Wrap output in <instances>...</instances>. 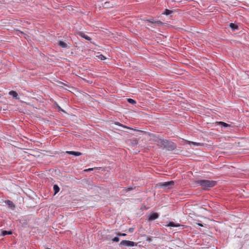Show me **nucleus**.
Instances as JSON below:
<instances>
[{
	"mask_svg": "<svg viewBox=\"0 0 249 249\" xmlns=\"http://www.w3.org/2000/svg\"><path fill=\"white\" fill-rule=\"evenodd\" d=\"M117 235L119 236H125L126 235L125 233H117Z\"/></svg>",
	"mask_w": 249,
	"mask_h": 249,
	"instance_id": "nucleus-27",
	"label": "nucleus"
},
{
	"mask_svg": "<svg viewBox=\"0 0 249 249\" xmlns=\"http://www.w3.org/2000/svg\"><path fill=\"white\" fill-rule=\"evenodd\" d=\"M58 108L59 109V110H61L62 111H63L62 109L61 108V107H58Z\"/></svg>",
	"mask_w": 249,
	"mask_h": 249,
	"instance_id": "nucleus-30",
	"label": "nucleus"
},
{
	"mask_svg": "<svg viewBox=\"0 0 249 249\" xmlns=\"http://www.w3.org/2000/svg\"><path fill=\"white\" fill-rule=\"evenodd\" d=\"M1 232H2L1 234L2 236H5L6 235H10V234H12V232L11 231H2Z\"/></svg>",
	"mask_w": 249,
	"mask_h": 249,
	"instance_id": "nucleus-16",
	"label": "nucleus"
},
{
	"mask_svg": "<svg viewBox=\"0 0 249 249\" xmlns=\"http://www.w3.org/2000/svg\"><path fill=\"white\" fill-rule=\"evenodd\" d=\"M120 239L118 237H115L114 238H113L112 241L114 242H117L119 241Z\"/></svg>",
	"mask_w": 249,
	"mask_h": 249,
	"instance_id": "nucleus-25",
	"label": "nucleus"
},
{
	"mask_svg": "<svg viewBox=\"0 0 249 249\" xmlns=\"http://www.w3.org/2000/svg\"><path fill=\"white\" fill-rule=\"evenodd\" d=\"M172 13H173L172 11L166 9L165 10L164 12L162 14L166 15H169Z\"/></svg>",
	"mask_w": 249,
	"mask_h": 249,
	"instance_id": "nucleus-18",
	"label": "nucleus"
},
{
	"mask_svg": "<svg viewBox=\"0 0 249 249\" xmlns=\"http://www.w3.org/2000/svg\"><path fill=\"white\" fill-rule=\"evenodd\" d=\"M174 181H170L165 182H162L160 183V187L162 188H167L168 189L171 188L174 185Z\"/></svg>",
	"mask_w": 249,
	"mask_h": 249,
	"instance_id": "nucleus-3",
	"label": "nucleus"
},
{
	"mask_svg": "<svg viewBox=\"0 0 249 249\" xmlns=\"http://www.w3.org/2000/svg\"><path fill=\"white\" fill-rule=\"evenodd\" d=\"M127 102L129 103L132 104V105H134L136 103V102L134 100H133V99H131V98H128Z\"/></svg>",
	"mask_w": 249,
	"mask_h": 249,
	"instance_id": "nucleus-21",
	"label": "nucleus"
},
{
	"mask_svg": "<svg viewBox=\"0 0 249 249\" xmlns=\"http://www.w3.org/2000/svg\"><path fill=\"white\" fill-rule=\"evenodd\" d=\"M99 58L101 60H105V59H106V57H105L104 55H102V54H100V55L99 56Z\"/></svg>",
	"mask_w": 249,
	"mask_h": 249,
	"instance_id": "nucleus-24",
	"label": "nucleus"
},
{
	"mask_svg": "<svg viewBox=\"0 0 249 249\" xmlns=\"http://www.w3.org/2000/svg\"><path fill=\"white\" fill-rule=\"evenodd\" d=\"M115 124L117 125H119V126H123V127H125V128H129L130 129L129 127H127L126 126H124L123 124H120L119 122H115Z\"/></svg>",
	"mask_w": 249,
	"mask_h": 249,
	"instance_id": "nucleus-23",
	"label": "nucleus"
},
{
	"mask_svg": "<svg viewBox=\"0 0 249 249\" xmlns=\"http://www.w3.org/2000/svg\"><path fill=\"white\" fill-rule=\"evenodd\" d=\"M159 216V214L157 213H151L148 218V220L149 221H152L155 220L157 218H158Z\"/></svg>",
	"mask_w": 249,
	"mask_h": 249,
	"instance_id": "nucleus-6",
	"label": "nucleus"
},
{
	"mask_svg": "<svg viewBox=\"0 0 249 249\" xmlns=\"http://www.w3.org/2000/svg\"><path fill=\"white\" fill-rule=\"evenodd\" d=\"M113 5H114V4H113V1L112 0L111 2L106 1L104 3L103 6L105 8H111V7H112Z\"/></svg>",
	"mask_w": 249,
	"mask_h": 249,
	"instance_id": "nucleus-7",
	"label": "nucleus"
},
{
	"mask_svg": "<svg viewBox=\"0 0 249 249\" xmlns=\"http://www.w3.org/2000/svg\"><path fill=\"white\" fill-rule=\"evenodd\" d=\"M9 95L13 96V98L16 99H18V94L15 91L11 90L9 92Z\"/></svg>",
	"mask_w": 249,
	"mask_h": 249,
	"instance_id": "nucleus-11",
	"label": "nucleus"
},
{
	"mask_svg": "<svg viewBox=\"0 0 249 249\" xmlns=\"http://www.w3.org/2000/svg\"><path fill=\"white\" fill-rule=\"evenodd\" d=\"M196 182L204 190L212 188L216 184V181L207 179L198 180Z\"/></svg>",
	"mask_w": 249,
	"mask_h": 249,
	"instance_id": "nucleus-1",
	"label": "nucleus"
},
{
	"mask_svg": "<svg viewBox=\"0 0 249 249\" xmlns=\"http://www.w3.org/2000/svg\"><path fill=\"white\" fill-rule=\"evenodd\" d=\"M197 224L199 226L203 227V225L201 223H197Z\"/></svg>",
	"mask_w": 249,
	"mask_h": 249,
	"instance_id": "nucleus-28",
	"label": "nucleus"
},
{
	"mask_svg": "<svg viewBox=\"0 0 249 249\" xmlns=\"http://www.w3.org/2000/svg\"><path fill=\"white\" fill-rule=\"evenodd\" d=\"M6 203L10 207H11V208L15 207V206H14L13 203L12 202V201L8 200L7 201Z\"/></svg>",
	"mask_w": 249,
	"mask_h": 249,
	"instance_id": "nucleus-20",
	"label": "nucleus"
},
{
	"mask_svg": "<svg viewBox=\"0 0 249 249\" xmlns=\"http://www.w3.org/2000/svg\"><path fill=\"white\" fill-rule=\"evenodd\" d=\"M219 124H221V125L222 127H226L228 126H230V125L226 123L223 122H219Z\"/></svg>",
	"mask_w": 249,
	"mask_h": 249,
	"instance_id": "nucleus-22",
	"label": "nucleus"
},
{
	"mask_svg": "<svg viewBox=\"0 0 249 249\" xmlns=\"http://www.w3.org/2000/svg\"><path fill=\"white\" fill-rule=\"evenodd\" d=\"M165 140H166L161 139L159 138H156L154 141L160 148H163L164 143L165 142Z\"/></svg>",
	"mask_w": 249,
	"mask_h": 249,
	"instance_id": "nucleus-5",
	"label": "nucleus"
},
{
	"mask_svg": "<svg viewBox=\"0 0 249 249\" xmlns=\"http://www.w3.org/2000/svg\"><path fill=\"white\" fill-rule=\"evenodd\" d=\"M120 245L121 246L133 247L134 246H136L137 243H136L133 241L124 240L120 242Z\"/></svg>",
	"mask_w": 249,
	"mask_h": 249,
	"instance_id": "nucleus-4",
	"label": "nucleus"
},
{
	"mask_svg": "<svg viewBox=\"0 0 249 249\" xmlns=\"http://www.w3.org/2000/svg\"><path fill=\"white\" fill-rule=\"evenodd\" d=\"M133 189H134V188L133 187L129 186L128 187L124 188V192H127L132 190Z\"/></svg>",
	"mask_w": 249,
	"mask_h": 249,
	"instance_id": "nucleus-19",
	"label": "nucleus"
},
{
	"mask_svg": "<svg viewBox=\"0 0 249 249\" xmlns=\"http://www.w3.org/2000/svg\"><path fill=\"white\" fill-rule=\"evenodd\" d=\"M46 249H50V248H46Z\"/></svg>",
	"mask_w": 249,
	"mask_h": 249,
	"instance_id": "nucleus-31",
	"label": "nucleus"
},
{
	"mask_svg": "<svg viewBox=\"0 0 249 249\" xmlns=\"http://www.w3.org/2000/svg\"><path fill=\"white\" fill-rule=\"evenodd\" d=\"M230 27L233 31L237 30L238 29V26L233 23H231L230 24Z\"/></svg>",
	"mask_w": 249,
	"mask_h": 249,
	"instance_id": "nucleus-14",
	"label": "nucleus"
},
{
	"mask_svg": "<svg viewBox=\"0 0 249 249\" xmlns=\"http://www.w3.org/2000/svg\"><path fill=\"white\" fill-rule=\"evenodd\" d=\"M166 226L167 227H178L180 226V225L179 224H175L173 222H170Z\"/></svg>",
	"mask_w": 249,
	"mask_h": 249,
	"instance_id": "nucleus-12",
	"label": "nucleus"
},
{
	"mask_svg": "<svg viewBox=\"0 0 249 249\" xmlns=\"http://www.w3.org/2000/svg\"><path fill=\"white\" fill-rule=\"evenodd\" d=\"M187 143L189 144L190 145H193L195 146L201 145V144L200 143H197V142H191V141H187Z\"/></svg>",
	"mask_w": 249,
	"mask_h": 249,
	"instance_id": "nucleus-15",
	"label": "nucleus"
},
{
	"mask_svg": "<svg viewBox=\"0 0 249 249\" xmlns=\"http://www.w3.org/2000/svg\"><path fill=\"white\" fill-rule=\"evenodd\" d=\"M176 148V145L175 143L165 140V142L164 143V145L163 149L165 148L168 150H173Z\"/></svg>",
	"mask_w": 249,
	"mask_h": 249,
	"instance_id": "nucleus-2",
	"label": "nucleus"
},
{
	"mask_svg": "<svg viewBox=\"0 0 249 249\" xmlns=\"http://www.w3.org/2000/svg\"><path fill=\"white\" fill-rule=\"evenodd\" d=\"M78 35L83 37V38H84L85 39L88 40V41H90L91 40V38L90 37H89V36L86 35L84 32H80L79 33H78Z\"/></svg>",
	"mask_w": 249,
	"mask_h": 249,
	"instance_id": "nucleus-8",
	"label": "nucleus"
},
{
	"mask_svg": "<svg viewBox=\"0 0 249 249\" xmlns=\"http://www.w3.org/2000/svg\"><path fill=\"white\" fill-rule=\"evenodd\" d=\"M66 153L68 154L74 155L75 156H79L82 155L81 152L76 151H66Z\"/></svg>",
	"mask_w": 249,
	"mask_h": 249,
	"instance_id": "nucleus-9",
	"label": "nucleus"
},
{
	"mask_svg": "<svg viewBox=\"0 0 249 249\" xmlns=\"http://www.w3.org/2000/svg\"><path fill=\"white\" fill-rule=\"evenodd\" d=\"M57 44L61 48H67L68 47V45L67 44L63 41H61V40H59L57 42Z\"/></svg>",
	"mask_w": 249,
	"mask_h": 249,
	"instance_id": "nucleus-10",
	"label": "nucleus"
},
{
	"mask_svg": "<svg viewBox=\"0 0 249 249\" xmlns=\"http://www.w3.org/2000/svg\"><path fill=\"white\" fill-rule=\"evenodd\" d=\"M134 230V228H130L128 229V231H129V232L131 233V232H133Z\"/></svg>",
	"mask_w": 249,
	"mask_h": 249,
	"instance_id": "nucleus-26",
	"label": "nucleus"
},
{
	"mask_svg": "<svg viewBox=\"0 0 249 249\" xmlns=\"http://www.w3.org/2000/svg\"><path fill=\"white\" fill-rule=\"evenodd\" d=\"M149 22L151 23H153V24H161V22L160 21H155L153 19H149L148 20Z\"/></svg>",
	"mask_w": 249,
	"mask_h": 249,
	"instance_id": "nucleus-17",
	"label": "nucleus"
},
{
	"mask_svg": "<svg viewBox=\"0 0 249 249\" xmlns=\"http://www.w3.org/2000/svg\"><path fill=\"white\" fill-rule=\"evenodd\" d=\"M53 189L54 191V195H56L59 191V187L57 184H55L53 186Z\"/></svg>",
	"mask_w": 249,
	"mask_h": 249,
	"instance_id": "nucleus-13",
	"label": "nucleus"
},
{
	"mask_svg": "<svg viewBox=\"0 0 249 249\" xmlns=\"http://www.w3.org/2000/svg\"><path fill=\"white\" fill-rule=\"evenodd\" d=\"M92 170H93V168H89V169H88L87 170H86L85 171H91Z\"/></svg>",
	"mask_w": 249,
	"mask_h": 249,
	"instance_id": "nucleus-29",
	"label": "nucleus"
}]
</instances>
